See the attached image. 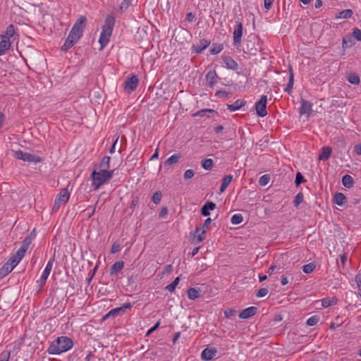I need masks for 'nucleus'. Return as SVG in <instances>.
Instances as JSON below:
<instances>
[{"label": "nucleus", "instance_id": "obj_52", "mask_svg": "<svg viewBox=\"0 0 361 361\" xmlns=\"http://www.w3.org/2000/svg\"><path fill=\"white\" fill-rule=\"evenodd\" d=\"M194 171L192 169H188L185 171L183 178L185 180H188L192 178L194 176Z\"/></svg>", "mask_w": 361, "mask_h": 361}, {"label": "nucleus", "instance_id": "obj_17", "mask_svg": "<svg viewBox=\"0 0 361 361\" xmlns=\"http://www.w3.org/2000/svg\"><path fill=\"white\" fill-rule=\"evenodd\" d=\"M257 311V308L256 307H249L243 310H242L239 314V317L241 319H247L252 316H254Z\"/></svg>", "mask_w": 361, "mask_h": 361}, {"label": "nucleus", "instance_id": "obj_15", "mask_svg": "<svg viewBox=\"0 0 361 361\" xmlns=\"http://www.w3.org/2000/svg\"><path fill=\"white\" fill-rule=\"evenodd\" d=\"M205 238L206 230L203 229V228L197 227L194 232L193 240H195V243H200L202 242Z\"/></svg>", "mask_w": 361, "mask_h": 361}, {"label": "nucleus", "instance_id": "obj_8", "mask_svg": "<svg viewBox=\"0 0 361 361\" xmlns=\"http://www.w3.org/2000/svg\"><path fill=\"white\" fill-rule=\"evenodd\" d=\"M139 82L138 78L135 75H132L125 82L124 89L128 93L135 90Z\"/></svg>", "mask_w": 361, "mask_h": 361}, {"label": "nucleus", "instance_id": "obj_4", "mask_svg": "<svg viewBox=\"0 0 361 361\" xmlns=\"http://www.w3.org/2000/svg\"><path fill=\"white\" fill-rule=\"evenodd\" d=\"M114 174V170L108 171V170H99V171H96L94 169L91 175L92 183V185L94 187L95 190L98 189L101 185H102L107 180L111 178Z\"/></svg>", "mask_w": 361, "mask_h": 361}, {"label": "nucleus", "instance_id": "obj_29", "mask_svg": "<svg viewBox=\"0 0 361 361\" xmlns=\"http://www.w3.org/2000/svg\"><path fill=\"white\" fill-rule=\"evenodd\" d=\"M343 185L348 188H350L353 186L354 180L350 175H345L342 178Z\"/></svg>", "mask_w": 361, "mask_h": 361}, {"label": "nucleus", "instance_id": "obj_10", "mask_svg": "<svg viewBox=\"0 0 361 361\" xmlns=\"http://www.w3.org/2000/svg\"><path fill=\"white\" fill-rule=\"evenodd\" d=\"M87 18L84 16H81L71 28L72 30L76 32L82 36Z\"/></svg>", "mask_w": 361, "mask_h": 361}, {"label": "nucleus", "instance_id": "obj_59", "mask_svg": "<svg viewBox=\"0 0 361 361\" xmlns=\"http://www.w3.org/2000/svg\"><path fill=\"white\" fill-rule=\"evenodd\" d=\"M274 1V0H264V8L269 10L271 8Z\"/></svg>", "mask_w": 361, "mask_h": 361}, {"label": "nucleus", "instance_id": "obj_36", "mask_svg": "<svg viewBox=\"0 0 361 361\" xmlns=\"http://www.w3.org/2000/svg\"><path fill=\"white\" fill-rule=\"evenodd\" d=\"M54 260V257H52L51 259H49V261L47 262V264L45 267V269L42 273L43 274L49 276V275L51 271L52 267H53Z\"/></svg>", "mask_w": 361, "mask_h": 361}, {"label": "nucleus", "instance_id": "obj_1", "mask_svg": "<svg viewBox=\"0 0 361 361\" xmlns=\"http://www.w3.org/2000/svg\"><path fill=\"white\" fill-rule=\"evenodd\" d=\"M73 345V343L71 338L66 336H61L50 344L47 351L51 355H59L71 349Z\"/></svg>", "mask_w": 361, "mask_h": 361}, {"label": "nucleus", "instance_id": "obj_26", "mask_svg": "<svg viewBox=\"0 0 361 361\" xmlns=\"http://www.w3.org/2000/svg\"><path fill=\"white\" fill-rule=\"evenodd\" d=\"M244 105H245V102H243V100H240V99H238L232 104H227V108L231 111H234L240 109Z\"/></svg>", "mask_w": 361, "mask_h": 361}, {"label": "nucleus", "instance_id": "obj_34", "mask_svg": "<svg viewBox=\"0 0 361 361\" xmlns=\"http://www.w3.org/2000/svg\"><path fill=\"white\" fill-rule=\"evenodd\" d=\"M345 200V196L341 192H338L334 196V202L339 206L343 205Z\"/></svg>", "mask_w": 361, "mask_h": 361}, {"label": "nucleus", "instance_id": "obj_23", "mask_svg": "<svg viewBox=\"0 0 361 361\" xmlns=\"http://www.w3.org/2000/svg\"><path fill=\"white\" fill-rule=\"evenodd\" d=\"M216 208V204L212 202H207L201 209V214L204 216L209 215V210H214Z\"/></svg>", "mask_w": 361, "mask_h": 361}, {"label": "nucleus", "instance_id": "obj_64", "mask_svg": "<svg viewBox=\"0 0 361 361\" xmlns=\"http://www.w3.org/2000/svg\"><path fill=\"white\" fill-rule=\"evenodd\" d=\"M355 152L357 154L361 155V144L355 146Z\"/></svg>", "mask_w": 361, "mask_h": 361}, {"label": "nucleus", "instance_id": "obj_51", "mask_svg": "<svg viewBox=\"0 0 361 361\" xmlns=\"http://www.w3.org/2000/svg\"><path fill=\"white\" fill-rule=\"evenodd\" d=\"M334 302V298H324L322 300V305L324 307H328L333 305V302Z\"/></svg>", "mask_w": 361, "mask_h": 361}, {"label": "nucleus", "instance_id": "obj_47", "mask_svg": "<svg viewBox=\"0 0 361 361\" xmlns=\"http://www.w3.org/2000/svg\"><path fill=\"white\" fill-rule=\"evenodd\" d=\"M303 201V195L302 192H299L297 194V195L295 197L293 203L295 207H298Z\"/></svg>", "mask_w": 361, "mask_h": 361}, {"label": "nucleus", "instance_id": "obj_38", "mask_svg": "<svg viewBox=\"0 0 361 361\" xmlns=\"http://www.w3.org/2000/svg\"><path fill=\"white\" fill-rule=\"evenodd\" d=\"M179 281H180V277L178 276V277L176 278L175 280L171 283L168 285L166 287V289L171 293L173 292L176 289V287L178 284Z\"/></svg>", "mask_w": 361, "mask_h": 361}, {"label": "nucleus", "instance_id": "obj_63", "mask_svg": "<svg viewBox=\"0 0 361 361\" xmlns=\"http://www.w3.org/2000/svg\"><path fill=\"white\" fill-rule=\"evenodd\" d=\"M137 203H138V197H135V198L131 201L130 207L131 209H133V208H134V207L137 204Z\"/></svg>", "mask_w": 361, "mask_h": 361}, {"label": "nucleus", "instance_id": "obj_57", "mask_svg": "<svg viewBox=\"0 0 361 361\" xmlns=\"http://www.w3.org/2000/svg\"><path fill=\"white\" fill-rule=\"evenodd\" d=\"M236 313V311L233 309H228L224 311V315L226 318H231Z\"/></svg>", "mask_w": 361, "mask_h": 361}, {"label": "nucleus", "instance_id": "obj_28", "mask_svg": "<svg viewBox=\"0 0 361 361\" xmlns=\"http://www.w3.org/2000/svg\"><path fill=\"white\" fill-rule=\"evenodd\" d=\"M181 158V155L180 153L173 154L169 158H168L165 161V165L171 166L174 164L178 162L180 159Z\"/></svg>", "mask_w": 361, "mask_h": 361}, {"label": "nucleus", "instance_id": "obj_44", "mask_svg": "<svg viewBox=\"0 0 361 361\" xmlns=\"http://www.w3.org/2000/svg\"><path fill=\"white\" fill-rule=\"evenodd\" d=\"M207 113H215L217 114L214 110L210 109H202L195 114V116H204Z\"/></svg>", "mask_w": 361, "mask_h": 361}, {"label": "nucleus", "instance_id": "obj_46", "mask_svg": "<svg viewBox=\"0 0 361 361\" xmlns=\"http://www.w3.org/2000/svg\"><path fill=\"white\" fill-rule=\"evenodd\" d=\"M319 320V319L317 316H312L307 320L306 324L310 326H313L318 323Z\"/></svg>", "mask_w": 361, "mask_h": 361}, {"label": "nucleus", "instance_id": "obj_37", "mask_svg": "<svg viewBox=\"0 0 361 361\" xmlns=\"http://www.w3.org/2000/svg\"><path fill=\"white\" fill-rule=\"evenodd\" d=\"M315 267H316V265L314 263L311 262V263L304 265L302 267V271L305 274H310L314 271Z\"/></svg>", "mask_w": 361, "mask_h": 361}, {"label": "nucleus", "instance_id": "obj_50", "mask_svg": "<svg viewBox=\"0 0 361 361\" xmlns=\"http://www.w3.org/2000/svg\"><path fill=\"white\" fill-rule=\"evenodd\" d=\"M131 4V0H123V1L121 4L119 6V9L121 11H124L126 10L129 6Z\"/></svg>", "mask_w": 361, "mask_h": 361}, {"label": "nucleus", "instance_id": "obj_14", "mask_svg": "<svg viewBox=\"0 0 361 361\" xmlns=\"http://www.w3.org/2000/svg\"><path fill=\"white\" fill-rule=\"evenodd\" d=\"M219 77L215 71H209L205 76L207 85L209 87H212L216 82Z\"/></svg>", "mask_w": 361, "mask_h": 361}, {"label": "nucleus", "instance_id": "obj_24", "mask_svg": "<svg viewBox=\"0 0 361 361\" xmlns=\"http://www.w3.org/2000/svg\"><path fill=\"white\" fill-rule=\"evenodd\" d=\"M124 266V262L123 261H118L116 262L110 269V274L111 275H116L123 268Z\"/></svg>", "mask_w": 361, "mask_h": 361}, {"label": "nucleus", "instance_id": "obj_5", "mask_svg": "<svg viewBox=\"0 0 361 361\" xmlns=\"http://www.w3.org/2000/svg\"><path fill=\"white\" fill-rule=\"evenodd\" d=\"M80 37V35L71 30L68 37L66 38L63 45L61 48V51H67L69 49H71L74 44H75L78 42Z\"/></svg>", "mask_w": 361, "mask_h": 361}, {"label": "nucleus", "instance_id": "obj_22", "mask_svg": "<svg viewBox=\"0 0 361 361\" xmlns=\"http://www.w3.org/2000/svg\"><path fill=\"white\" fill-rule=\"evenodd\" d=\"M288 70H289L290 75H289V80H288V85H287L286 87L285 88V92H286L288 94H290L292 92L293 87V84H294V74H293V68L290 66H289Z\"/></svg>", "mask_w": 361, "mask_h": 361}, {"label": "nucleus", "instance_id": "obj_2", "mask_svg": "<svg viewBox=\"0 0 361 361\" xmlns=\"http://www.w3.org/2000/svg\"><path fill=\"white\" fill-rule=\"evenodd\" d=\"M114 24V16L111 15L108 16L105 19L104 25L102 26V30L99 39V42L101 45L100 49H102L109 42Z\"/></svg>", "mask_w": 361, "mask_h": 361}, {"label": "nucleus", "instance_id": "obj_9", "mask_svg": "<svg viewBox=\"0 0 361 361\" xmlns=\"http://www.w3.org/2000/svg\"><path fill=\"white\" fill-rule=\"evenodd\" d=\"M21 260L20 258H18V257L15 254V255H13L9 260L6 262L2 267L1 268H3V269H4L5 271L6 270L7 271V273H10L13 269L14 267L20 262V261Z\"/></svg>", "mask_w": 361, "mask_h": 361}, {"label": "nucleus", "instance_id": "obj_62", "mask_svg": "<svg viewBox=\"0 0 361 361\" xmlns=\"http://www.w3.org/2000/svg\"><path fill=\"white\" fill-rule=\"evenodd\" d=\"M211 221H212V219L210 218H207L204 221V222L201 228H203V229L206 230V228H207L209 226Z\"/></svg>", "mask_w": 361, "mask_h": 361}, {"label": "nucleus", "instance_id": "obj_6", "mask_svg": "<svg viewBox=\"0 0 361 361\" xmlns=\"http://www.w3.org/2000/svg\"><path fill=\"white\" fill-rule=\"evenodd\" d=\"M14 157L18 159L23 160L27 162L39 163L41 161V158L35 154L23 152L21 150L14 151Z\"/></svg>", "mask_w": 361, "mask_h": 361}, {"label": "nucleus", "instance_id": "obj_49", "mask_svg": "<svg viewBox=\"0 0 361 361\" xmlns=\"http://www.w3.org/2000/svg\"><path fill=\"white\" fill-rule=\"evenodd\" d=\"M352 41L350 39V37H348V36H345L343 38V47L344 49L350 47L352 46Z\"/></svg>", "mask_w": 361, "mask_h": 361}, {"label": "nucleus", "instance_id": "obj_33", "mask_svg": "<svg viewBox=\"0 0 361 361\" xmlns=\"http://www.w3.org/2000/svg\"><path fill=\"white\" fill-rule=\"evenodd\" d=\"M348 81L353 85H359L360 82V77L357 74L352 73L347 76Z\"/></svg>", "mask_w": 361, "mask_h": 361}, {"label": "nucleus", "instance_id": "obj_30", "mask_svg": "<svg viewBox=\"0 0 361 361\" xmlns=\"http://www.w3.org/2000/svg\"><path fill=\"white\" fill-rule=\"evenodd\" d=\"M200 296V291L195 288H190L188 290V297L190 300H194Z\"/></svg>", "mask_w": 361, "mask_h": 361}, {"label": "nucleus", "instance_id": "obj_11", "mask_svg": "<svg viewBox=\"0 0 361 361\" xmlns=\"http://www.w3.org/2000/svg\"><path fill=\"white\" fill-rule=\"evenodd\" d=\"M32 240V237H26L24 239L23 241V245L16 252V255L18 257V258H20L21 259H23L30 245L31 244Z\"/></svg>", "mask_w": 361, "mask_h": 361}, {"label": "nucleus", "instance_id": "obj_3", "mask_svg": "<svg viewBox=\"0 0 361 361\" xmlns=\"http://www.w3.org/2000/svg\"><path fill=\"white\" fill-rule=\"evenodd\" d=\"M114 24V16L111 15L108 16L105 19L104 25L102 26V30L99 39V42L101 45L100 49H102L109 42Z\"/></svg>", "mask_w": 361, "mask_h": 361}, {"label": "nucleus", "instance_id": "obj_20", "mask_svg": "<svg viewBox=\"0 0 361 361\" xmlns=\"http://www.w3.org/2000/svg\"><path fill=\"white\" fill-rule=\"evenodd\" d=\"M332 152V149L330 147H323L319 155V159L321 161L327 160Z\"/></svg>", "mask_w": 361, "mask_h": 361}, {"label": "nucleus", "instance_id": "obj_60", "mask_svg": "<svg viewBox=\"0 0 361 361\" xmlns=\"http://www.w3.org/2000/svg\"><path fill=\"white\" fill-rule=\"evenodd\" d=\"M160 324V322H157L151 329H149L147 332V334L146 336H149L150 335L153 331H154L159 326Z\"/></svg>", "mask_w": 361, "mask_h": 361}, {"label": "nucleus", "instance_id": "obj_7", "mask_svg": "<svg viewBox=\"0 0 361 361\" xmlns=\"http://www.w3.org/2000/svg\"><path fill=\"white\" fill-rule=\"evenodd\" d=\"M267 98L266 95H262L260 99L255 104V110L257 114L260 117H264L267 115Z\"/></svg>", "mask_w": 361, "mask_h": 361}, {"label": "nucleus", "instance_id": "obj_13", "mask_svg": "<svg viewBox=\"0 0 361 361\" xmlns=\"http://www.w3.org/2000/svg\"><path fill=\"white\" fill-rule=\"evenodd\" d=\"M300 103L301 106L300 108V114L301 115L307 114V117H309L312 111V104L310 102L305 100L303 99H301Z\"/></svg>", "mask_w": 361, "mask_h": 361}, {"label": "nucleus", "instance_id": "obj_16", "mask_svg": "<svg viewBox=\"0 0 361 361\" xmlns=\"http://www.w3.org/2000/svg\"><path fill=\"white\" fill-rule=\"evenodd\" d=\"M216 350L215 348H205L201 353V358L203 360L209 361L214 358L216 355Z\"/></svg>", "mask_w": 361, "mask_h": 361}, {"label": "nucleus", "instance_id": "obj_61", "mask_svg": "<svg viewBox=\"0 0 361 361\" xmlns=\"http://www.w3.org/2000/svg\"><path fill=\"white\" fill-rule=\"evenodd\" d=\"M195 19V16L194 13H192V12H190L187 14L186 16V20L188 21V22H193Z\"/></svg>", "mask_w": 361, "mask_h": 361}, {"label": "nucleus", "instance_id": "obj_19", "mask_svg": "<svg viewBox=\"0 0 361 361\" xmlns=\"http://www.w3.org/2000/svg\"><path fill=\"white\" fill-rule=\"evenodd\" d=\"M70 194L66 188H63L61 190L60 193L57 195L55 200L56 202L65 204L69 199Z\"/></svg>", "mask_w": 361, "mask_h": 361}, {"label": "nucleus", "instance_id": "obj_53", "mask_svg": "<svg viewBox=\"0 0 361 361\" xmlns=\"http://www.w3.org/2000/svg\"><path fill=\"white\" fill-rule=\"evenodd\" d=\"M353 36L357 41H361V30H360L359 28L355 27L353 30Z\"/></svg>", "mask_w": 361, "mask_h": 361}, {"label": "nucleus", "instance_id": "obj_40", "mask_svg": "<svg viewBox=\"0 0 361 361\" xmlns=\"http://www.w3.org/2000/svg\"><path fill=\"white\" fill-rule=\"evenodd\" d=\"M224 49V46L221 44H213L212 48L210 50L212 54H217L220 53Z\"/></svg>", "mask_w": 361, "mask_h": 361}, {"label": "nucleus", "instance_id": "obj_32", "mask_svg": "<svg viewBox=\"0 0 361 361\" xmlns=\"http://www.w3.org/2000/svg\"><path fill=\"white\" fill-rule=\"evenodd\" d=\"M15 34V27L14 25L11 24L9 25L5 32V35L2 36V38L6 39H9L12 37Z\"/></svg>", "mask_w": 361, "mask_h": 361}, {"label": "nucleus", "instance_id": "obj_48", "mask_svg": "<svg viewBox=\"0 0 361 361\" xmlns=\"http://www.w3.org/2000/svg\"><path fill=\"white\" fill-rule=\"evenodd\" d=\"M306 180L304 176L301 174V173L298 172L295 176V183L296 186H299L302 183H305Z\"/></svg>", "mask_w": 361, "mask_h": 361}, {"label": "nucleus", "instance_id": "obj_41", "mask_svg": "<svg viewBox=\"0 0 361 361\" xmlns=\"http://www.w3.org/2000/svg\"><path fill=\"white\" fill-rule=\"evenodd\" d=\"M243 220V216L240 214H236L233 215L231 217V221L233 224H239Z\"/></svg>", "mask_w": 361, "mask_h": 361}, {"label": "nucleus", "instance_id": "obj_56", "mask_svg": "<svg viewBox=\"0 0 361 361\" xmlns=\"http://www.w3.org/2000/svg\"><path fill=\"white\" fill-rule=\"evenodd\" d=\"M10 357L9 351H4L0 354V361H8Z\"/></svg>", "mask_w": 361, "mask_h": 361}, {"label": "nucleus", "instance_id": "obj_18", "mask_svg": "<svg viewBox=\"0 0 361 361\" xmlns=\"http://www.w3.org/2000/svg\"><path fill=\"white\" fill-rule=\"evenodd\" d=\"M209 44L210 40L202 39L200 40V42L196 46H193V49L195 53L200 54L203 50L207 48Z\"/></svg>", "mask_w": 361, "mask_h": 361}, {"label": "nucleus", "instance_id": "obj_31", "mask_svg": "<svg viewBox=\"0 0 361 361\" xmlns=\"http://www.w3.org/2000/svg\"><path fill=\"white\" fill-rule=\"evenodd\" d=\"M110 160L111 157L109 156H105L103 157L102 160L99 164V168L101 170L105 169L107 170L110 167Z\"/></svg>", "mask_w": 361, "mask_h": 361}, {"label": "nucleus", "instance_id": "obj_43", "mask_svg": "<svg viewBox=\"0 0 361 361\" xmlns=\"http://www.w3.org/2000/svg\"><path fill=\"white\" fill-rule=\"evenodd\" d=\"M121 312H123V308H121L120 307H117V308H114L113 310H111V311H109L104 317V319L108 318V317H110L111 316H114L115 314H117L118 313H120Z\"/></svg>", "mask_w": 361, "mask_h": 361}, {"label": "nucleus", "instance_id": "obj_39", "mask_svg": "<svg viewBox=\"0 0 361 361\" xmlns=\"http://www.w3.org/2000/svg\"><path fill=\"white\" fill-rule=\"evenodd\" d=\"M213 164L212 159H207L202 161V166L206 170H210L213 167Z\"/></svg>", "mask_w": 361, "mask_h": 361}, {"label": "nucleus", "instance_id": "obj_21", "mask_svg": "<svg viewBox=\"0 0 361 361\" xmlns=\"http://www.w3.org/2000/svg\"><path fill=\"white\" fill-rule=\"evenodd\" d=\"M223 60L228 68L232 69L234 71L238 69V63L231 56H224Z\"/></svg>", "mask_w": 361, "mask_h": 361}, {"label": "nucleus", "instance_id": "obj_58", "mask_svg": "<svg viewBox=\"0 0 361 361\" xmlns=\"http://www.w3.org/2000/svg\"><path fill=\"white\" fill-rule=\"evenodd\" d=\"M355 281L359 288V295L361 297V274H359L355 276Z\"/></svg>", "mask_w": 361, "mask_h": 361}, {"label": "nucleus", "instance_id": "obj_42", "mask_svg": "<svg viewBox=\"0 0 361 361\" xmlns=\"http://www.w3.org/2000/svg\"><path fill=\"white\" fill-rule=\"evenodd\" d=\"M161 192L160 191H157L153 194L152 200L154 204H158L161 202Z\"/></svg>", "mask_w": 361, "mask_h": 361}, {"label": "nucleus", "instance_id": "obj_45", "mask_svg": "<svg viewBox=\"0 0 361 361\" xmlns=\"http://www.w3.org/2000/svg\"><path fill=\"white\" fill-rule=\"evenodd\" d=\"M270 180V177L269 175L267 174H265V175H263L262 176H261L259 178V184L261 185V186H265L268 184V183L269 182Z\"/></svg>", "mask_w": 361, "mask_h": 361}, {"label": "nucleus", "instance_id": "obj_27", "mask_svg": "<svg viewBox=\"0 0 361 361\" xmlns=\"http://www.w3.org/2000/svg\"><path fill=\"white\" fill-rule=\"evenodd\" d=\"M233 180V176L231 175L225 176L222 180L221 185L220 188V192H223L225 191L228 185Z\"/></svg>", "mask_w": 361, "mask_h": 361}, {"label": "nucleus", "instance_id": "obj_55", "mask_svg": "<svg viewBox=\"0 0 361 361\" xmlns=\"http://www.w3.org/2000/svg\"><path fill=\"white\" fill-rule=\"evenodd\" d=\"M268 292H269V290H268V289H267V288H260V289L257 291V293L256 295H257V297H258V298H262V297H264L265 295H267V293H268Z\"/></svg>", "mask_w": 361, "mask_h": 361}, {"label": "nucleus", "instance_id": "obj_12", "mask_svg": "<svg viewBox=\"0 0 361 361\" xmlns=\"http://www.w3.org/2000/svg\"><path fill=\"white\" fill-rule=\"evenodd\" d=\"M243 25L240 21L236 22L233 31V41L234 44H240L243 36Z\"/></svg>", "mask_w": 361, "mask_h": 361}, {"label": "nucleus", "instance_id": "obj_54", "mask_svg": "<svg viewBox=\"0 0 361 361\" xmlns=\"http://www.w3.org/2000/svg\"><path fill=\"white\" fill-rule=\"evenodd\" d=\"M121 249V245L118 243H116L115 242L114 243H113V245H111V254H116L118 252H119Z\"/></svg>", "mask_w": 361, "mask_h": 361}, {"label": "nucleus", "instance_id": "obj_25", "mask_svg": "<svg viewBox=\"0 0 361 361\" xmlns=\"http://www.w3.org/2000/svg\"><path fill=\"white\" fill-rule=\"evenodd\" d=\"M11 42L9 39L2 38L0 42V56L5 54L6 51L8 50L11 46Z\"/></svg>", "mask_w": 361, "mask_h": 361}, {"label": "nucleus", "instance_id": "obj_35", "mask_svg": "<svg viewBox=\"0 0 361 361\" xmlns=\"http://www.w3.org/2000/svg\"><path fill=\"white\" fill-rule=\"evenodd\" d=\"M353 11L351 9H345L341 11L336 18H350L353 16Z\"/></svg>", "mask_w": 361, "mask_h": 361}]
</instances>
